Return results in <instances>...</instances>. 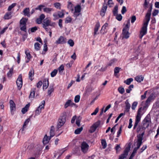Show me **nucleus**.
<instances>
[{
  "instance_id": "53",
  "label": "nucleus",
  "mask_w": 159,
  "mask_h": 159,
  "mask_svg": "<svg viewBox=\"0 0 159 159\" xmlns=\"http://www.w3.org/2000/svg\"><path fill=\"white\" fill-rule=\"evenodd\" d=\"M127 10L126 7L125 6H123L121 11L122 14H124L126 11Z\"/></svg>"
},
{
  "instance_id": "26",
  "label": "nucleus",
  "mask_w": 159,
  "mask_h": 159,
  "mask_svg": "<svg viewBox=\"0 0 159 159\" xmlns=\"http://www.w3.org/2000/svg\"><path fill=\"white\" fill-rule=\"evenodd\" d=\"M11 12L6 13L4 16V18L5 19H9L11 18Z\"/></svg>"
},
{
  "instance_id": "48",
  "label": "nucleus",
  "mask_w": 159,
  "mask_h": 159,
  "mask_svg": "<svg viewBox=\"0 0 159 159\" xmlns=\"http://www.w3.org/2000/svg\"><path fill=\"white\" fill-rule=\"evenodd\" d=\"M61 118L60 119H66V118L67 119L69 118L68 117H66V114L65 113H62L61 116Z\"/></svg>"
},
{
  "instance_id": "62",
  "label": "nucleus",
  "mask_w": 159,
  "mask_h": 159,
  "mask_svg": "<svg viewBox=\"0 0 159 159\" xmlns=\"http://www.w3.org/2000/svg\"><path fill=\"white\" fill-rule=\"evenodd\" d=\"M121 131H122L121 127H120L118 131V132L117 133V137H118L119 136L120 134Z\"/></svg>"
},
{
  "instance_id": "17",
  "label": "nucleus",
  "mask_w": 159,
  "mask_h": 159,
  "mask_svg": "<svg viewBox=\"0 0 159 159\" xmlns=\"http://www.w3.org/2000/svg\"><path fill=\"white\" fill-rule=\"evenodd\" d=\"M55 128L53 126H52L51 127L50 132V138H52L55 135Z\"/></svg>"
},
{
  "instance_id": "22",
  "label": "nucleus",
  "mask_w": 159,
  "mask_h": 159,
  "mask_svg": "<svg viewBox=\"0 0 159 159\" xmlns=\"http://www.w3.org/2000/svg\"><path fill=\"white\" fill-rule=\"evenodd\" d=\"M135 80L138 82H140L143 81V77L141 75L135 77Z\"/></svg>"
},
{
  "instance_id": "13",
  "label": "nucleus",
  "mask_w": 159,
  "mask_h": 159,
  "mask_svg": "<svg viewBox=\"0 0 159 159\" xmlns=\"http://www.w3.org/2000/svg\"><path fill=\"white\" fill-rule=\"evenodd\" d=\"M51 138L50 137L48 136L47 134H45L43 140V143L44 144L48 143Z\"/></svg>"
},
{
  "instance_id": "58",
  "label": "nucleus",
  "mask_w": 159,
  "mask_h": 159,
  "mask_svg": "<svg viewBox=\"0 0 159 159\" xmlns=\"http://www.w3.org/2000/svg\"><path fill=\"white\" fill-rule=\"evenodd\" d=\"M41 112V111L40 109V108H37L35 111L36 115H39Z\"/></svg>"
},
{
  "instance_id": "38",
  "label": "nucleus",
  "mask_w": 159,
  "mask_h": 159,
  "mask_svg": "<svg viewBox=\"0 0 159 159\" xmlns=\"http://www.w3.org/2000/svg\"><path fill=\"white\" fill-rule=\"evenodd\" d=\"M71 103V100H69L66 102L64 105V108H67L68 106H70Z\"/></svg>"
},
{
  "instance_id": "56",
  "label": "nucleus",
  "mask_w": 159,
  "mask_h": 159,
  "mask_svg": "<svg viewBox=\"0 0 159 159\" xmlns=\"http://www.w3.org/2000/svg\"><path fill=\"white\" fill-rule=\"evenodd\" d=\"M149 105V104H148L145 102L144 105L143 106V107H142V108L143 109V110H145V111Z\"/></svg>"
},
{
  "instance_id": "16",
  "label": "nucleus",
  "mask_w": 159,
  "mask_h": 159,
  "mask_svg": "<svg viewBox=\"0 0 159 159\" xmlns=\"http://www.w3.org/2000/svg\"><path fill=\"white\" fill-rule=\"evenodd\" d=\"M23 12L25 16H26L29 17L30 16L29 8H25L23 11Z\"/></svg>"
},
{
  "instance_id": "59",
  "label": "nucleus",
  "mask_w": 159,
  "mask_h": 159,
  "mask_svg": "<svg viewBox=\"0 0 159 159\" xmlns=\"http://www.w3.org/2000/svg\"><path fill=\"white\" fill-rule=\"evenodd\" d=\"M37 30V27L36 26L33 27L31 28V32H34Z\"/></svg>"
},
{
  "instance_id": "32",
  "label": "nucleus",
  "mask_w": 159,
  "mask_h": 159,
  "mask_svg": "<svg viewBox=\"0 0 159 159\" xmlns=\"http://www.w3.org/2000/svg\"><path fill=\"white\" fill-rule=\"evenodd\" d=\"M13 72V68H12L10 69L9 71L7 74V76L8 77H11L12 75Z\"/></svg>"
},
{
  "instance_id": "33",
  "label": "nucleus",
  "mask_w": 159,
  "mask_h": 159,
  "mask_svg": "<svg viewBox=\"0 0 159 159\" xmlns=\"http://www.w3.org/2000/svg\"><path fill=\"white\" fill-rule=\"evenodd\" d=\"M40 45L39 43H35L34 44V47L35 49L37 51L39 50L40 48Z\"/></svg>"
},
{
  "instance_id": "54",
  "label": "nucleus",
  "mask_w": 159,
  "mask_h": 159,
  "mask_svg": "<svg viewBox=\"0 0 159 159\" xmlns=\"http://www.w3.org/2000/svg\"><path fill=\"white\" fill-rule=\"evenodd\" d=\"M44 7V6L43 5H40L38 6L37 7H36L35 8V9L36 10H39L41 11L42 9V7Z\"/></svg>"
},
{
  "instance_id": "27",
  "label": "nucleus",
  "mask_w": 159,
  "mask_h": 159,
  "mask_svg": "<svg viewBox=\"0 0 159 159\" xmlns=\"http://www.w3.org/2000/svg\"><path fill=\"white\" fill-rule=\"evenodd\" d=\"M20 28L21 30L26 32V25H20Z\"/></svg>"
},
{
  "instance_id": "39",
  "label": "nucleus",
  "mask_w": 159,
  "mask_h": 159,
  "mask_svg": "<svg viewBox=\"0 0 159 159\" xmlns=\"http://www.w3.org/2000/svg\"><path fill=\"white\" fill-rule=\"evenodd\" d=\"M134 88V85L133 84L130 85L128 87V88L126 89V92L128 93H129L130 91L132 90V89Z\"/></svg>"
},
{
  "instance_id": "44",
  "label": "nucleus",
  "mask_w": 159,
  "mask_h": 159,
  "mask_svg": "<svg viewBox=\"0 0 159 159\" xmlns=\"http://www.w3.org/2000/svg\"><path fill=\"white\" fill-rule=\"evenodd\" d=\"M138 104V102H134L133 103L132 105V109L134 110L135 109L136 107H137Z\"/></svg>"
},
{
  "instance_id": "2",
  "label": "nucleus",
  "mask_w": 159,
  "mask_h": 159,
  "mask_svg": "<svg viewBox=\"0 0 159 159\" xmlns=\"http://www.w3.org/2000/svg\"><path fill=\"white\" fill-rule=\"evenodd\" d=\"M129 26L130 22L129 20L125 27L122 30V39L124 38L127 39L129 37L130 34L128 31L129 29Z\"/></svg>"
},
{
  "instance_id": "63",
  "label": "nucleus",
  "mask_w": 159,
  "mask_h": 159,
  "mask_svg": "<svg viewBox=\"0 0 159 159\" xmlns=\"http://www.w3.org/2000/svg\"><path fill=\"white\" fill-rule=\"evenodd\" d=\"M42 84V82L41 81H39L37 84V87L38 88H40L41 87Z\"/></svg>"
},
{
  "instance_id": "43",
  "label": "nucleus",
  "mask_w": 159,
  "mask_h": 159,
  "mask_svg": "<svg viewBox=\"0 0 159 159\" xmlns=\"http://www.w3.org/2000/svg\"><path fill=\"white\" fill-rule=\"evenodd\" d=\"M118 91L119 92L121 93L122 94L125 92V89L122 87H120L118 88Z\"/></svg>"
},
{
  "instance_id": "4",
  "label": "nucleus",
  "mask_w": 159,
  "mask_h": 159,
  "mask_svg": "<svg viewBox=\"0 0 159 159\" xmlns=\"http://www.w3.org/2000/svg\"><path fill=\"white\" fill-rule=\"evenodd\" d=\"M151 120H143L142 122V124L141 127H139L137 128V132H139L141 129L144 130L147 128L150 123Z\"/></svg>"
},
{
  "instance_id": "28",
  "label": "nucleus",
  "mask_w": 159,
  "mask_h": 159,
  "mask_svg": "<svg viewBox=\"0 0 159 159\" xmlns=\"http://www.w3.org/2000/svg\"><path fill=\"white\" fill-rule=\"evenodd\" d=\"M67 7L68 9L71 10L72 11H73L74 9L73 7V4L71 2H68Z\"/></svg>"
},
{
  "instance_id": "6",
  "label": "nucleus",
  "mask_w": 159,
  "mask_h": 159,
  "mask_svg": "<svg viewBox=\"0 0 159 159\" xmlns=\"http://www.w3.org/2000/svg\"><path fill=\"white\" fill-rule=\"evenodd\" d=\"M100 124V121H98L94 123L90 126V129L89 130V132L90 133H93L95 132L96 129L98 127Z\"/></svg>"
},
{
  "instance_id": "49",
  "label": "nucleus",
  "mask_w": 159,
  "mask_h": 159,
  "mask_svg": "<svg viewBox=\"0 0 159 159\" xmlns=\"http://www.w3.org/2000/svg\"><path fill=\"white\" fill-rule=\"evenodd\" d=\"M116 16V18L119 21H120L121 20L122 18V16L121 14H117Z\"/></svg>"
},
{
  "instance_id": "5",
  "label": "nucleus",
  "mask_w": 159,
  "mask_h": 159,
  "mask_svg": "<svg viewBox=\"0 0 159 159\" xmlns=\"http://www.w3.org/2000/svg\"><path fill=\"white\" fill-rule=\"evenodd\" d=\"M80 148L81 151L84 153H85L89 150V146L85 142L83 141L80 144Z\"/></svg>"
},
{
  "instance_id": "20",
  "label": "nucleus",
  "mask_w": 159,
  "mask_h": 159,
  "mask_svg": "<svg viewBox=\"0 0 159 159\" xmlns=\"http://www.w3.org/2000/svg\"><path fill=\"white\" fill-rule=\"evenodd\" d=\"M30 104H26L25 106L21 110V112L23 114H25L28 111L30 107Z\"/></svg>"
},
{
  "instance_id": "3",
  "label": "nucleus",
  "mask_w": 159,
  "mask_h": 159,
  "mask_svg": "<svg viewBox=\"0 0 159 159\" xmlns=\"http://www.w3.org/2000/svg\"><path fill=\"white\" fill-rule=\"evenodd\" d=\"M144 134V132H143L141 134H139L138 136L136 148H135L132 152L133 153L135 154L137 152V150L140 147L142 143V140L143 139V137Z\"/></svg>"
},
{
  "instance_id": "45",
  "label": "nucleus",
  "mask_w": 159,
  "mask_h": 159,
  "mask_svg": "<svg viewBox=\"0 0 159 159\" xmlns=\"http://www.w3.org/2000/svg\"><path fill=\"white\" fill-rule=\"evenodd\" d=\"M101 143L103 148H105L107 147V143L106 141L102 140Z\"/></svg>"
},
{
  "instance_id": "37",
  "label": "nucleus",
  "mask_w": 159,
  "mask_h": 159,
  "mask_svg": "<svg viewBox=\"0 0 159 159\" xmlns=\"http://www.w3.org/2000/svg\"><path fill=\"white\" fill-rule=\"evenodd\" d=\"M42 104L39 105V107H38V108H40V109L41 111L42 109H43L44 108V107L45 106V102L44 101H43L41 102Z\"/></svg>"
},
{
  "instance_id": "8",
  "label": "nucleus",
  "mask_w": 159,
  "mask_h": 159,
  "mask_svg": "<svg viewBox=\"0 0 159 159\" xmlns=\"http://www.w3.org/2000/svg\"><path fill=\"white\" fill-rule=\"evenodd\" d=\"M145 111V110H143L142 107L139 108L137 112L136 119H140Z\"/></svg>"
},
{
  "instance_id": "18",
  "label": "nucleus",
  "mask_w": 159,
  "mask_h": 159,
  "mask_svg": "<svg viewBox=\"0 0 159 159\" xmlns=\"http://www.w3.org/2000/svg\"><path fill=\"white\" fill-rule=\"evenodd\" d=\"M65 122V120H59L57 125V128L58 129L63 125Z\"/></svg>"
},
{
  "instance_id": "35",
  "label": "nucleus",
  "mask_w": 159,
  "mask_h": 159,
  "mask_svg": "<svg viewBox=\"0 0 159 159\" xmlns=\"http://www.w3.org/2000/svg\"><path fill=\"white\" fill-rule=\"evenodd\" d=\"M83 129V128L82 127H81L79 128H78L75 130V133L76 134H79L80 133Z\"/></svg>"
},
{
  "instance_id": "64",
  "label": "nucleus",
  "mask_w": 159,
  "mask_h": 159,
  "mask_svg": "<svg viewBox=\"0 0 159 159\" xmlns=\"http://www.w3.org/2000/svg\"><path fill=\"white\" fill-rule=\"evenodd\" d=\"M64 70V66L62 65H61L59 68L58 70L59 71L61 72H62V71Z\"/></svg>"
},
{
  "instance_id": "57",
  "label": "nucleus",
  "mask_w": 159,
  "mask_h": 159,
  "mask_svg": "<svg viewBox=\"0 0 159 159\" xmlns=\"http://www.w3.org/2000/svg\"><path fill=\"white\" fill-rule=\"evenodd\" d=\"M159 12V10H155L152 13V16H155L157 15Z\"/></svg>"
},
{
  "instance_id": "25",
  "label": "nucleus",
  "mask_w": 159,
  "mask_h": 159,
  "mask_svg": "<svg viewBox=\"0 0 159 159\" xmlns=\"http://www.w3.org/2000/svg\"><path fill=\"white\" fill-rule=\"evenodd\" d=\"M35 89H34L33 90H32L30 93V94L29 97V98L30 99L33 98L34 97L35 94Z\"/></svg>"
},
{
  "instance_id": "15",
  "label": "nucleus",
  "mask_w": 159,
  "mask_h": 159,
  "mask_svg": "<svg viewBox=\"0 0 159 159\" xmlns=\"http://www.w3.org/2000/svg\"><path fill=\"white\" fill-rule=\"evenodd\" d=\"M10 110L11 112H12L13 111L15 110L16 106L15 103L12 100L10 101Z\"/></svg>"
},
{
  "instance_id": "52",
  "label": "nucleus",
  "mask_w": 159,
  "mask_h": 159,
  "mask_svg": "<svg viewBox=\"0 0 159 159\" xmlns=\"http://www.w3.org/2000/svg\"><path fill=\"white\" fill-rule=\"evenodd\" d=\"M152 99V96H150L146 101V102L148 103L149 104L150 102Z\"/></svg>"
},
{
  "instance_id": "36",
  "label": "nucleus",
  "mask_w": 159,
  "mask_h": 159,
  "mask_svg": "<svg viewBox=\"0 0 159 159\" xmlns=\"http://www.w3.org/2000/svg\"><path fill=\"white\" fill-rule=\"evenodd\" d=\"M25 53L26 55V57L28 60H30L31 58V56L30 53L29 52L28 50H26L25 51Z\"/></svg>"
},
{
  "instance_id": "10",
  "label": "nucleus",
  "mask_w": 159,
  "mask_h": 159,
  "mask_svg": "<svg viewBox=\"0 0 159 159\" xmlns=\"http://www.w3.org/2000/svg\"><path fill=\"white\" fill-rule=\"evenodd\" d=\"M81 11V6L80 5H78L76 6L75 8V11L74 15L75 16L77 17L80 14Z\"/></svg>"
},
{
  "instance_id": "29",
  "label": "nucleus",
  "mask_w": 159,
  "mask_h": 159,
  "mask_svg": "<svg viewBox=\"0 0 159 159\" xmlns=\"http://www.w3.org/2000/svg\"><path fill=\"white\" fill-rule=\"evenodd\" d=\"M133 80V79L130 78L127 79L126 80L124 81V83H125L126 84L129 85L130 83Z\"/></svg>"
},
{
  "instance_id": "47",
  "label": "nucleus",
  "mask_w": 159,
  "mask_h": 159,
  "mask_svg": "<svg viewBox=\"0 0 159 159\" xmlns=\"http://www.w3.org/2000/svg\"><path fill=\"white\" fill-rule=\"evenodd\" d=\"M80 96L79 95H77L75 96L74 101L75 102L77 103L79 102L80 100Z\"/></svg>"
},
{
  "instance_id": "60",
  "label": "nucleus",
  "mask_w": 159,
  "mask_h": 159,
  "mask_svg": "<svg viewBox=\"0 0 159 159\" xmlns=\"http://www.w3.org/2000/svg\"><path fill=\"white\" fill-rule=\"evenodd\" d=\"M108 25L107 23H106L102 27L101 29V30H104L108 26Z\"/></svg>"
},
{
  "instance_id": "34",
  "label": "nucleus",
  "mask_w": 159,
  "mask_h": 159,
  "mask_svg": "<svg viewBox=\"0 0 159 159\" xmlns=\"http://www.w3.org/2000/svg\"><path fill=\"white\" fill-rule=\"evenodd\" d=\"M121 69V68L119 67H116L114 70V75L116 76L117 74L119 73L120 70Z\"/></svg>"
},
{
  "instance_id": "41",
  "label": "nucleus",
  "mask_w": 159,
  "mask_h": 159,
  "mask_svg": "<svg viewBox=\"0 0 159 159\" xmlns=\"http://www.w3.org/2000/svg\"><path fill=\"white\" fill-rule=\"evenodd\" d=\"M57 70L56 69L54 70L51 73V75L52 77H54L57 73Z\"/></svg>"
},
{
  "instance_id": "50",
  "label": "nucleus",
  "mask_w": 159,
  "mask_h": 159,
  "mask_svg": "<svg viewBox=\"0 0 159 159\" xmlns=\"http://www.w3.org/2000/svg\"><path fill=\"white\" fill-rule=\"evenodd\" d=\"M99 110V108L98 107H97L95 109V110L94 111L91 113V115H96L97 113H98V111Z\"/></svg>"
},
{
  "instance_id": "51",
  "label": "nucleus",
  "mask_w": 159,
  "mask_h": 159,
  "mask_svg": "<svg viewBox=\"0 0 159 159\" xmlns=\"http://www.w3.org/2000/svg\"><path fill=\"white\" fill-rule=\"evenodd\" d=\"M16 4L15 3H13L8 8V11H10L11 10V9L13 8L16 5Z\"/></svg>"
},
{
  "instance_id": "61",
  "label": "nucleus",
  "mask_w": 159,
  "mask_h": 159,
  "mask_svg": "<svg viewBox=\"0 0 159 159\" xmlns=\"http://www.w3.org/2000/svg\"><path fill=\"white\" fill-rule=\"evenodd\" d=\"M139 120H136L134 126V129H135L136 128V127L138 125V124L139 122Z\"/></svg>"
},
{
  "instance_id": "46",
  "label": "nucleus",
  "mask_w": 159,
  "mask_h": 159,
  "mask_svg": "<svg viewBox=\"0 0 159 159\" xmlns=\"http://www.w3.org/2000/svg\"><path fill=\"white\" fill-rule=\"evenodd\" d=\"M68 43L71 47H73L74 44L73 41L71 39H70L68 40Z\"/></svg>"
},
{
  "instance_id": "9",
  "label": "nucleus",
  "mask_w": 159,
  "mask_h": 159,
  "mask_svg": "<svg viewBox=\"0 0 159 159\" xmlns=\"http://www.w3.org/2000/svg\"><path fill=\"white\" fill-rule=\"evenodd\" d=\"M54 24V23L52 22L48 18H46L44 20L43 23V26L44 25L46 26H53Z\"/></svg>"
},
{
  "instance_id": "24",
  "label": "nucleus",
  "mask_w": 159,
  "mask_h": 159,
  "mask_svg": "<svg viewBox=\"0 0 159 159\" xmlns=\"http://www.w3.org/2000/svg\"><path fill=\"white\" fill-rule=\"evenodd\" d=\"M34 75V70L33 69L30 70L29 73V76L30 79L31 80H32V77Z\"/></svg>"
},
{
  "instance_id": "42",
  "label": "nucleus",
  "mask_w": 159,
  "mask_h": 159,
  "mask_svg": "<svg viewBox=\"0 0 159 159\" xmlns=\"http://www.w3.org/2000/svg\"><path fill=\"white\" fill-rule=\"evenodd\" d=\"M72 19L70 16H68L66 18L65 21V22L66 23H70L71 22Z\"/></svg>"
},
{
  "instance_id": "23",
  "label": "nucleus",
  "mask_w": 159,
  "mask_h": 159,
  "mask_svg": "<svg viewBox=\"0 0 159 159\" xmlns=\"http://www.w3.org/2000/svg\"><path fill=\"white\" fill-rule=\"evenodd\" d=\"M28 20V19L26 18H22L20 20V25H26V22Z\"/></svg>"
},
{
  "instance_id": "55",
  "label": "nucleus",
  "mask_w": 159,
  "mask_h": 159,
  "mask_svg": "<svg viewBox=\"0 0 159 159\" xmlns=\"http://www.w3.org/2000/svg\"><path fill=\"white\" fill-rule=\"evenodd\" d=\"M116 61L115 59H112L111 60L108 64V65L109 66H111L115 63Z\"/></svg>"
},
{
  "instance_id": "14",
  "label": "nucleus",
  "mask_w": 159,
  "mask_h": 159,
  "mask_svg": "<svg viewBox=\"0 0 159 159\" xmlns=\"http://www.w3.org/2000/svg\"><path fill=\"white\" fill-rule=\"evenodd\" d=\"M49 85L48 79L46 78L44 80L43 83V89H46Z\"/></svg>"
},
{
  "instance_id": "31",
  "label": "nucleus",
  "mask_w": 159,
  "mask_h": 159,
  "mask_svg": "<svg viewBox=\"0 0 159 159\" xmlns=\"http://www.w3.org/2000/svg\"><path fill=\"white\" fill-rule=\"evenodd\" d=\"M54 6L57 9H60L61 4L59 2H56L53 4Z\"/></svg>"
},
{
  "instance_id": "12",
  "label": "nucleus",
  "mask_w": 159,
  "mask_h": 159,
  "mask_svg": "<svg viewBox=\"0 0 159 159\" xmlns=\"http://www.w3.org/2000/svg\"><path fill=\"white\" fill-rule=\"evenodd\" d=\"M65 39L63 36H60L57 40L56 42L55 43L57 44H62L66 43V41L65 40Z\"/></svg>"
},
{
  "instance_id": "1",
  "label": "nucleus",
  "mask_w": 159,
  "mask_h": 159,
  "mask_svg": "<svg viewBox=\"0 0 159 159\" xmlns=\"http://www.w3.org/2000/svg\"><path fill=\"white\" fill-rule=\"evenodd\" d=\"M151 10H150L151 11ZM151 11L148 12L146 16L145 20L144 22L143 26L140 32V38L141 39L145 35L147 31V27L148 23L150 20Z\"/></svg>"
},
{
  "instance_id": "7",
  "label": "nucleus",
  "mask_w": 159,
  "mask_h": 159,
  "mask_svg": "<svg viewBox=\"0 0 159 159\" xmlns=\"http://www.w3.org/2000/svg\"><path fill=\"white\" fill-rule=\"evenodd\" d=\"M22 75L21 74L19 75L18 79L17 80L16 83L18 89L20 90L22 86Z\"/></svg>"
},
{
  "instance_id": "19",
  "label": "nucleus",
  "mask_w": 159,
  "mask_h": 159,
  "mask_svg": "<svg viewBox=\"0 0 159 159\" xmlns=\"http://www.w3.org/2000/svg\"><path fill=\"white\" fill-rule=\"evenodd\" d=\"M100 26V25L99 23L98 22H97L96 25L94 29V36L98 34V31Z\"/></svg>"
},
{
  "instance_id": "30",
  "label": "nucleus",
  "mask_w": 159,
  "mask_h": 159,
  "mask_svg": "<svg viewBox=\"0 0 159 159\" xmlns=\"http://www.w3.org/2000/svg\"><path fill=\"white\" fill-rule=\"evenodd\" d=\"M54 91V89L53 88V86H50L48 88V95L50 96L51 95V94L52 92Z\"/></svg>"
},
{
  "instance_id": "11",
  "label": "nucleus",
  "mask_w": 159,
  "mask_h": 159,
  "mask_svg": "<svg viewBox=\"0 0 159 159\" xmlns=\"http://www.w3.org/2000/svg\"><path fill=\"white\" fill-rule=\"evenodd\" d=\"M130 150V148L127 147L125 149L124 153L120 156L119 159H124L128 155V152Z\"/></svg>"
},
{
  "instance_id": "40",
  "label": "nucleus",
  "mask_w": 159,
  "mask_h": 159,
  "mask_svg": "<svg viewBox=\"0 0 159 159\" xmlns=\"http://www.w3.org/2000/svg\"><path fill=\"white\" fill-rule=\"evenodd\" d=\"M118 7L117 6H115L114 10L113 11V13L114 15L116 16L117 14Z\"/></svg>"
},
{
  "instance_id": "21",
  "label": "nucleus",
  "mask_w": 159,
  "mask_h": 159,
  "mask_svg": "<svg viewBox=\"0 0 159 159\" xmlns=\"http://www.w3.org/2000/svg\"><path fill=\"white\" fill-rule=\"evenodd\" d=\"M53 10V8L48 7H45L43 9V11L48 13H50Z\"/></svg>"
}]
</instances>
